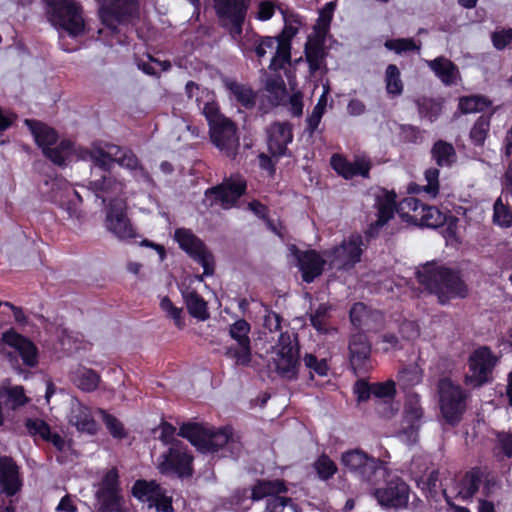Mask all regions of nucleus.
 <instances>
[{
  "mask_svg": "<svg viewBox=\"0 0 512 512\" xmlns=\"http://www.w3.org/2000/svg\"><path fill=\"white\" fill-rule=\"evenodd\" d=\"M419 283L435 294L441 304L455 297H465L467 288L458 273L435 262H428L416 272Z\"/></svg>",
  "mask_w": 512,
  "mask_h": 512,
  "instance_id": "f257e3e1",
  "label": "nucleus"
},
{
  "mask_svg": "<svg viewBox=\"0 0 512 512\" xmlns=\"http://www.w3.org/2000/svg\"><path fill=\"white\" fill-rule=\"evenodd\" d=\"M194 447L202 454L221 452L222 457L237 458L242 450L239 437L230 427L214 430L194 422Z\"/></svg>",
  "mask_w": 512,
  "mask_h": 512,
  "instance_id": "f03ea898",
  "label": "nucleus"
},
{
  "mask_svg": "<svg viewBox=\"0 0 512 512\" xmlns=\"http://www.w3.org/2000/svg\"><path fill=\"white\" fill-rule=\"evenodd\" d=\"M155 431H159L158 438L164 444H170L167 453L160 456L158 468L162 474L175 473L179 477L190 476L192 472V458L188 454L187 446L180 440L174 439L175 427L168 423L162 422Z\"/></svg>",
  "mask_w": 512,
  "mask_h": 512,
  "instance_id": "7ed1b4c3",
  "label": "nucleus"
},
{
  "mask_svg": "<svg viewBox=\"0 0 512 512\" xmlns=\"http://www.w3.org/2000/svg\"><path fill=\"white\" fill-rule=\"evenodd\" d=\"M246 57L254 52L258 59L263 58L267 53H273L269 69L277 72L290 65V44L286 40L256 34H246L235 40Z\"/></svg>",
  "mask_w": 512,
  "mask_h": 512,
  "instance_id": "20e7f679",
  "label": "nucleus"
},
{
  "mask_svg": "<svg viewBox=\"0 0 512 512\" xmlns=\"http://www.w3.org/2000/svg\"><path fill=\"white\" fill-rule=\"evenodd\" d=\"M25 124L31 131L35 142L42 148L43 154L54 164L64 166L71 155L73 144L70 140H62L57 144L58 134L55 129L37 121L26 119Z\"/></svg>",
  "mask_w": 512,
  "mask_h": 512,
  "instance_id": "39448f33",
  "label": "nucleus"
},
{
  "mask_svg": "<svg viewBox=\"0 0 512 512\" xmlns=\"http://www.w3.org/2000/svg\"><path fill=\"white\" fill-rule=\"evenodd\" d=\"M269 367L283 379L293 380L297 378L300 359L296 339H293L287 333L280 334L277 344L272 349Z\"/></svg>",
  "mask_w": 512,
  "mask_h": 512,
  "instance_id": "423d86ee",
  "label": "nucleus"
},
{
  "mask_svg": "<svg viewBox=\"0 0 512 512\" xmlns=\"http://www.w3.org/2000/svg\"><path fill=\"white\" fill-rule=\"evenodd\" d=\"M47 16L55 27L62 28L71 36L84 32L82 9L75 0H47Z\"/></svg>",
  "mask_w": 512,
  "mask_h": 512,
  "instance_id": "0eeeda50",
  "label": "nucleus"
},
{
  "mask_svg": "<svg viewBox=\"0 0 512 512\" xmlns=\"http://www.w3.org/2000/svg\"><path fill=\"white\" fill-rule=\"evenodd\" d=\"M438 394L442 416L449 424H458L466 410L468 393L449 378H442L438 382Z\"/></svg>",
  "mask_w": 512,
  "mask_h": 512,
  "instance_id": "6e6552de",
  "label": "nucleus"
},
{
  "mask_svg": "<svg viewBox=\"0 0 512 512\" xmlns=\"http://www.w3.org/2000/svg\"><path fill=\"white\" fill-rule=\"evenodd\" d=\"M341 462L346 469L362 481L371 484L376 483L378 476L382 477L386 473L385 463L382 460L370 457L359 449L344 452Z\"/></svg>",
  "mask_w": 512,
  "mask_h": 512,
  "instance_id": "1a4fd4ad",
  "label": "nucleus"
},
{
  "mask_svg": "<svg viewBox=\"0 0 512 512\" xmlns=\"http://www.w3.org/2000/svg\"><path fill=\"white\" fill-rule=\"evenodd\" d=\"M250 4L251 0H214L219 21L233 40H238L243 33V24Z\"/></svg>",
  "mask_w": 512,
  "mask_h": 512,
  "instance_id": "9d476101",
  "label": "nucleus"
},
{
  "mask_svg": "<svg viewBox=\"0 0 512 512\" xmlns=\"http://www.w3.org/2000/svg\"><path fill=\"white\" fill-rule=\"evenodd\" d=\"M398 212L403 219L406 218L407 221L427 228H438L446 221L445 214L438 208L425 205L414 197H408L401 201Z\"/></svg>",
  "mask_w": 512,
  "mask_h": 512,
  "instance_id": "9b49d317",
  "label": "nucleus"
},
{
  "mask_svg": "<svg viewBox=\"0 0 512 512\" xmlns=\"http://www.w3.org/2000/svg\"><path fill=\"white\" fill-rule=\"evenodd\" d=\"M95 498V509L97 512H123L119 474L116 468H112L105 473L98 484Z\"/></svg>",
  "mask_w": 512,
  "mask_h": 512,
  "instance_id": "f8f14e48",
  "label": "nucleus"
},
{
  "mask_svg": "<svg viewBox=\"0 0 512 512\" xmlns=\"http://www.w3.org/2000/svg\"><path fill=\"white\" fill-rule=\"evenodd\" d=\"M364 250L363 239L360 235H351L339 246L325 251L328 265L332 269H349L360 262Z\"/></svg>",
  "mask_w": 512,
  "mask_h": 512,
  "instance_id": "ddd939ff",
  "label": "nucleus"
},
{
  "mask_svg": "<svg viewBox=\"0 0 512 512\" xmlns=\"http://www.w3.org/2000/svg\"><path fill=\"white\" fill-rule=\"evenodd\" d=\"M246 186V180L241 175H231L220 185L205 192V202L210 201V206L216 203L224 209H229L244 194Z\"/></svg>",
  "mask_w": 512,
  "mask_h": 512,
  "instance_id": "4468645a",
  "label": "nucleus"
},
{
  "mask_svg": "<svg viewBox=\"0 0 512 512\" xmlns=\"http://www.w3.org/2000/svg\"><path fill=\"white\" fill-rule=\"evenodd\" d=\"M285 492H287V487L283 480H259L252 488L251 499L260 501L267 498L264 512H283L284 508L291 502V499L279 496V494Z\"/></svg>",
  "mask_w": 512,
  "mask_h": 512,
  "instance_id": "2eb2a0df",
  "label": "nucleus"
},
{
  "mask_svg": "<svg viewBox=\"0 0 512 512\" xmlns=\"http://www.w3.org/2000/svg\"><path fill=\"white\" fill-rule=\"evenodd\" d=\"M496 358L489 348L481 347L469 357V370L465 375L466 385L480 387L489 381Z\"/></svg>",
  "mask_w": 512,
  "mask_h": 512,
  "instance_id": "dca6fc26",
  "label": "nucleus"
},
{
  "mask_svg": "<svg viewBox=\"0 0 512 512\" xmlns=\"http://www.w3.org/2000/svg\"><path fill=\"white\" fill-rule=\"evenodd\" d=\"M103 23L114 28V23H127L138 15L137 0H97Z\"/></svg>",
  "mask_w": 512,
  "mask_h": 512,
  "instance_id": "f3484780",
  "label": "nucleus"
},
{
  "mask_svg": "<svg viewBox=\"0 0 512 512\" xmlns=\"http://www.w3.org/2000/svg\"><path fill=\"white\" fill-rule=\"evenodd\" d=\"M126 203L121 199H111L106 212V228L120 240L136 237V232L126 213Z\"/></svg>",
  "mask_w": 512,
  "mask_h": 512,
  "instance_id": "a211bd4d",
  "label": "nucleus"
},
{
  "mask_svg": "<svg viewBox=\"0 0 512 512\" xmlns=\"http://www.w3.org/2000/svg\"><path fill=\"white\" fill-rule=\"evenodd\" d=\"M132 493L141 501L148 502L149 507H156L158 511L172 510L171 498L156 481L137 480L133 485Z\"/></svg>",
  "mask_w": 512,
  "mask_h": 512,
  "instance_id": "6ab92c4d",
  "label": "nucleus"
},
{
  "mask_svg": "<svg viewBox=\"0 0 512 512\" xmlns=\"http://www.w3.org/2000/svg\"><path fill=\"white\" fill-rule=\"evenodd\" d=\"M423 417V409L420 404V397L417 394H409L406 397L404 407V423L407 426L399 434L403 442L408 445L414 444L418 439V429Z\"/></svg>",
  "mask_w": 512,
  "mask_h": 512,
  "instance_id": "aec40b11",
  "label": "nucleus"
},
{
  "mask_svg": "<svg viewBox=\"0 0 512 512\" xmlns=\"http://www.w3.org/2000/svg\"><path fill=\"white\" fill-rule=\"evenodd\" d=\"M210 137L214 145L228 157L235 158L240 146L236 126L231 120H226L210 129Z\"/></svg>",
  "mask_w": 512,
  "mask_h": 512,
  "instance_id": "412c9836",
  "label": "nucleus"
},
{
  "mask_svg": "<svg viewBox=\"0 0 512 512\" xmlns=\"http://www.w3.org/2000/svg\"><path fill=\"white\" fill-rule=\"evenodd\" d=\"M374 496L384 507H404L409 499V487L399 478L392 479L383 488L375 489Z\"/></svg>",
  "mask_w": 512,
  "mask_h": 512,
  "instance_id": "4be33fe9",
  "label": "nucleus"
},
{
  "mask_svg": "<svg viewBox=\"0 0 512 512\" xmlns=\"http://www.w3.org/2000/svg\"><path fill=\"white\" fill-rule=\"evenodd\" d=\"M88 188L93 191L97 198L105 204L110 198H113L123 192L124 184L111 173L100 174L97 171L90 173Z\"/></svg>",
  "mask_w": 512,
  "mask_h": 512,
  "instance_id": "5701e85b",
  "label": "nucleus"
},
{
  "mask_svg": "<svg viewBox=\"0 0 512 512\" xmlns=\"http://www.w3.org/2000/svg\"><path fill=\"white\" fill-rule=\"evenodd\" d=\"M267 145L274 157L286 155L287 145L293 140L292 127L287 122H274L267 129Z\"/></svg>",
  "mask_w": 512,
  "mask_h": 512,
  "instance_id": "b1692460",
  "label": "nucleus"
},
{
  "mask_svg": "<svg viewBox=\"0 0 512 512\" xmlns=\"http://www.w3.org/2000/svg\"><path fill=\"white\" fill-rule=\"evenodd\" d=\"M331 166L345 179H351L355 176L367 178L371 169L370 161L365 157H357L351 162L339 154H334L331 157Z\"/></svg>",
  "mask_w": 512,
  "mask_h": 512,
  "instance_id": "393cba45",
  "label": "nucleus"
},
{
  "mask_svg": "<svg viewBox=\"0 0 512 512\" xmlns=\"http://www.w3.org/2000/svg\"><path fill=\"white\" fill-rule=\"evenodd\" d=\"M22 486L19 468L16 462L8 456L0 457V488L7 496L15 495Z\"/></svg>",
  "mask_w": 512,
  "mask_h": 512,
  "instance_id": "a878e982",
  "label": "nucleus"
},
{
  "mask_svg": "<svg viewBox=\"0 0 512 512\" xmlns=\"http://www.w3.org/2000/svg\"><path fill=\"white\" fill-rule=\"evenodd\" d=\"M2 340L15 349L25 365L34 367L37 364V348L29 339L10 329L3 333Z\"/></svg>",
  "mask_w": 512,
  "mask_h": 512,
  "instance_id": "bb28decb",
  "label": "nucleus"
},
{
  "mask_svg": "<svg viewBox=\"0 0 512 512\" xmlns=\"http://www.w3.org/2000/svg\"><path fill=\"white\" fill-rule=\"evenodd\" d=\"M68 421L72 426H75L79 432L93 435L97 431V423L90 409L77 399H71Z\"/></svg>",
  "mask_w": 512,
  "mask_h": 512,
  "instance_id": "cd10ccee",
  "label": "nucleus"
},
{
  "mask_svg": "<svg viewBox=\"0 0 512 512\" xmlns=\"http://www.w3.org/2000/svg\"><path fill=\"white\" fill-rule=\"evenodd\" d=\"M350 363L354 370H367L371 346L363 333L352 335L349 343Z\"/></svg>",
  "mask_w": 512,
  "mask_h": 512,
  "instance_id": "c85d7f7f",
  "label": "nucleus"
},
{
  "mask_svg": "<svg viewBox=\"0 0 512 512\" xmlns=\"http://www.w3.org/2000/svg\"><path fill=\"white\" fill-rule=\"evenodd\" d=\"M119 146L107 144L106 149L101 147L92 148L88 155L91 160V172L97 171L100 174L111 173L115 164V156H117Z\"/></svg>",
  "mask_w": 512,
  "mask_h": 512,
  "instance_id": "c756f323",
  "label": "nucleus"
},
{
  "mask_svg": "<svg viewBox=\"0 0 512 512\" xmlns=\"http://www.w3.org/2000/svg\"><path fill=\"white\" fill-rule=\"evenodd\" d=\"M325 264H328L327 257L322 258L315 251L304 252L298 257L302 278L307 283L314 281L322 273Z\"/></svg>",
  "mask_w": 512,
  "mask_h": 512,
  "instance_id": "7c9ffc66",
  "label": "nucleus"
},
{
  "mask_svg": "<svg viewBox=\"0 0 512 512\" xmlns=\"http://www.w3.org/2000/svg\"><path fill=\"white\" fill-rule=\"evenodd\" d=\"M224 86L232 101L247 109L254 107L256 94L249 85L226 78L224 79Z\"/></svg>",
  "mask_w": 512,
  "mask_h": 512,
  "instance_id": "2f4dec72",
  "label": "nucleus"
},
{
  "mask_svg": "<svg viewBox=\"0 0 512 512\" xmlns=\"http://www.w3.org/2000/svg\"><path fill=\"white\" fill-rule=\"evenodd\" d=\"M375 207L377 208L376 226L382 227L394 215L396 209V194L385 189H380L375 194Z\"/></svg>",
  "mask_w": 512,
  "mask_h": 512,
  "instance_id": "473e14b6",
  "label": "nucleus"
},
{
  "mask_svg": "<svg viewBox=\"0 0 512 512\" xmlns=\"http://www.w3.org/2000/svg\"><path fill=\"white\" fill-rule=\"evenodd\" d=\"M427 64L445 85H451L456 82L458 69L449 59L438 57L434 60L427 61Z\"/></svg>",
  "mask_w": 512,
  "mask_h": 512,
  "instance_id": "72a5a7b5",
  "label": "nucleus"
},
{
  "mask_svg": "<svg viewBox=\"0 0 512 512\" xmlns=\"http://www.w3.org/2000/svg\"><path fill=\"white\" fill-rule=\"evenodd\" d=\"M194 263H197L203 268L201 275L194 273V279L202 281L204 276H210L214 273V258L212 254L206 249L205 245L198 238L194 237Z\"/></svg>",
  "mask_w": 512,
  "mask_h": 512,
  "instance_id": "f704fd0d",
  "label": "nucleus"
},
{
  "mask_svg": "<svg viewBox=\"0 0 512 512\" xmlns=\"http://www.w3.org/2000/svg\"><path fill=\"white\" fill-rule=\"evenodd\" d=\"M72 380L79 389L92 392L97 389L100 376L90 368L79 367L72 373Z\"/></svg>",
  "mask_w": 512,
  "mask_h": 512,
  "instance_id": "c9c22d12",
  "label": "nucleus"
},
{
  "mask_svg": "<svg viewBox=\"0 0 512 512\" xmlns=\"http://www.w3.org/2000/svg\"><path fill=\"white\" fill-rule=\"evenodd\" d=\"M415 102L420 117L427 119L431 123L436 121L442 113L443 103L440 100L419 97Z\"/></svg>",
  "mask_w": 512,
  "mask_h": 512,
  "instance_id": "e433bc0d",
  "label": "nucleus"
},
{
  "mask_svg": "<svg viewBox=\"0 0 512 512\" xmlns=\"http://www.w3.org/2000/svg\"><path fill=\"white\" fill-rule=\"evenodd\" d=\"M24 389L21 386L0 389V403L10 409H16L27 402Z\"/></svg>",
  "mask_w": 512,
  "mask_h": 512,
  "instance_id": "4c0bfd02",
  "label": "nucleus"
},
{
  "mask_svg": "<svg viewBox=\"0 0 512 512\" xmlns=\"http://www.w3.org/2000/svg\"><path fill=\"white\" fill-rule=\"evenodd\" d=\"M386 92L390 97H397L403 93L404 84L401 80V73L394 64H389L385 71Z\"/></svg>",
  "mask_w": 512,
  "mask_h": 512,
  "instance_id": "58836bf2",
  "label": "nucleus"
},
{
  "mask_svg": "<svg viewBox=\"0 0 512 512\" xmlns=\"http://www.w3.org/2000/svg\"><path fill=\"white\" fill-rule=\"evenodd\" d=\"M432 157L439 166H450L456 159V153L451 144L439 140L432 148Z\"/></svg>",
  "mask_w": 512,
  "mask_h": 512,
  "instance_id": "ea45409f",
  "label": "nucleus"
},
{
  "mask_svg": "<svg viewBox=\"0 0 512 512\" xmlns=\"http://www.w3.org/2000/svg\"><path fill=\"white\" fill-rule=\"evenodd\" d=\"M481 480L482 472L479 468L467 472L461 481L459 494L463 498L472 497L478 491Z\"/></svg>",
  "mask_w": 512,
  "mask_h": 512,
  "instance_id": "a19ab883",
  "label": "nucleus"
},
{
  "mask_svg": "<svg viewBox=\"0 0 512 512\" xmlns=\"http://www.w3.org/2000/svg\"><path fill=\"white\" fill-rule=\"evenodd\" d=\"M305 55L311 73L321 68L325 52L319 42L309 40L305 46Z\"/></svg>",
  "mask_w": 512,
  "mask_h": 512,
  "instance_id": "79ce46f5",
  "label": "nucleus"
},
{
  "mask_svg": "<svg viewBox=\"0 0 512 512\" xmlns=\"http://www.w3.org/2000/svg\"><path fill=\"white\" fill-rule=\"evenodd\" d=\"M226 356L234 360L237 366H248L252 361L251 343L236 344L227 347Z\"/></svg>",
  "mask_w": 512,
  "mask_h": 512,
  "instance_id": "37998d69",
  "label": "nucleus"
},
{
  "mask_svg": "<svg viewBox=\"0 0 512 512\" xmlns=\"http://www.w3.org/2000/svg\"><path fill=\"white\" fill-rule=\"evenodd\" d=\"M423 379V370L418 365H410L398 373V382L403 388L418 385Z\"/></svg>",
  "mask_w": 512,
  "mask_h": 512,
  "instance_id": "c03bdc74",
  "label": "nucleus"
},
{
  "mask_svg": "<svg viewBox=\"0 0 512 512\" xmlns=\"http://www.w3.org/2000/svg\"><path fill=\"white\" fill-rule=\"evenodd\" d=\"M425 180L427 184L423 187L415 186L411 187V192L424 191L431 198H435L439 193V170L436 168H429L425 171Z\"/></svg>",
  "mask_w": 512,
  "mask_h": 512,
  "instance_id": "a18cd8bd",
  "label": "nucleus"
},
{
  "mask_svg": "<svg viewBox=\"0 0 512 512\" xmlns=\"http://www.w3.org/2000/svg\"><path fill=\"white\" fill-rule=\"evenodd\" d=\"M384 46L399 55L412 51L419 53L420 51V44H417L412 38L388 39Z\"/></svg>",
  "mask_w": 512,
  "mask_h": 512,
  "instance_id": "49530a36",
  "label": "nucleus"
},
{
  "mask_svg": "<svg viewBox=\"0 0 512 512\" xmlns=\"http://www.w3.org/2000/svg\"><path fill=\"white\" fill-rule=\"evenodd\" d=\"M490 129V117L481 115L470 131V139L475 145H483Z\"/></svg>",
  "mask_w": 512,
  "mask_h": 512,
  "instance_id": "de8ad7c7",
  "label": "nucleus"
},
{
  "mask_svg": "<svg viewBox=\"0 0 512 512\" xmlns=\"http://www.w3.org/2000/svg\"><path fill=\"white\" fill-rule=\"evenodd\" d=\"M489 102L481 96L462 97L459 100V109L462 113L482 112L488 108Z\"/></svg>",
  "mask_w": 512,
  "mask_h": 512,
  "instance_id": "09e8293b",
  "label": "nucleus"
},
{
  "mask_svg": "<svg viewBox=\"0 0 512 512\" xmlns=\"http://www.w3.org/2000/svg\"><path fill=\"white\" fill-rule=\"evenodd\" d=\"M250 330V324L244 319H239L230 325L229 335L236 344L251 343L249 338Z\"/></svg>",
  "mask_w": 512,
  "mask_h": 512,
  "instance_id": "8fccbe9b",
  "label": "nucleus"
},
{
  "mask_svg": "<svg viewBox=\"0 0 512 512\" xmlns=\"http://www.w3.org/2000/svg\"><path fill=\"white\" fill-rule=\"evenodd\" d=\"M57 186H65V195L68 198V201L63 205V209L66 211L68 218L70 219H80L81 218V211L77 204L73 203V201L70 199V196L73 195L78 198V201L81 202V197L78 194V192L70 187L69 185L62 183V182H54L53 187Z\"/></svg>",
  "mask_w": 512,
  "mask_h": 512,
  "instance_id": "3c124183",
  "label": "nucleus"
},
{
  "mask_svg": "<svg viewBox=\"0 0 512 512\" xmlns=\"http://www.w3.org/2000/svg\"><path fill=\"white\" fill-rule=\"evenodd\" d=\"M493 221L501 227L512 226V212L502 202L501 198H498L494 203Z\"/></svg>",
  "mask_w": 512,
  "mask_h": 512,
  "instance_id": "603ef678",
  "label": "nucleus"
},
{
  "mask_svg": "<svg viewBox=\"0 0 512 512\" xmlns=\"http://www.w3.org/2000/svg\"><path fill=\"white\" fill-rule=\"evenodd\" d=\"M314 468L322 480L330 479L337 471L336 464L327 455H321L314 463Z\"/></svg>",
  "mask_w": 512,
  "mask_h": 512,
  "instance_id": "864d4df0",
  "label": "nucleus"
},
{
  "mask_svg": "<svg viewBox=\"0 0 512 512\" xmlns=\"http://www.w3.org/2000/svg\"><path fill=\"white\" fill-rule=\"evenodd\" d=\"M115 163L119 166L130 170L131 172L135 168H139V164L141 163L134 152L130 149L122 148L119 146V151H117V156L114 158Z\"/></svg>",
  "mask_w": 512,
  "mask_h": 512,
  "instance_id": "5fc2aeb1",
  "label": "nucleus"
},
{
  "mask_svg": "<svg viewBox=\"0 0 512 512\" xmlns=\"http://www.w3.org/2000/svg\"><path fill=\"white\" fill-rule=\"evenodd\" d=\"M331 307L327 304H320L314 313L310 315L312 326L319 332L326 331L329 311Z\"/></svg>",
  "mask_w": 512,
  "mask_h": 512,
  "instance_id": "6e6d98bb",
  "label": "nucleus"
},
{
  "mask_svg": "<svg viewBox=\"0 0 512 512\" xmlns=\"http://www.w3.org/2000/svg\"><path fill=\"white\" fill-rule=\"evenodd\" d=\"M202 113L208 121L209 128L212 129L214 126L221 124L228 120L220 112L218 105L214 101H208L202 108Z\"/></svg>",
  "mask_w": 512,
  "mask_h": 512,
  "instance_id": "4d7b16f0",
  "label": "nucleus"
},
{
  "mask_svg": "<svg viewBox=\"0 0 512 512\" xmlns=\"http://www.w3.org/2000/svg\"><path fill=\"white\" fill-rule=\"evenodd\" d=\"M97 413L102 417L107 429L109 432L116 438H123L125 437L126 433L123 428L122 423L116 419L114 416L108 414L103 409H98Z\"/></svg>",
  "mask_w": 512,
  "mask_h": 512,
  "instance_id": "13d9d810",
  "label": "nucleus"
},
{
  "mask_svg": "<svg viewBox=\"0 0 512 512\" xmlns=\"http://www.w3.org/2000/svg\"><path fill=\"white\" fill-rule=\"evenodd\" d=\"M395 393V382L392 380L372 384V395L378 399L391 400L393 399Z\"/></svg>",
  "mask_w": 512,
  "mask_h": 512,
  "instance_id": "bf43d9fd",
  "label": "nucleus"
},
{
  "mask_svg": "<svg viewBox=\"0 0 512 512\" xmlns=\"http://www.w3.org/2000/svg\"><path fill=\"white\" fill-rule=\"evenodd\" d=\"M161 309L166 313V316L174 320V324L182 329L184 322L182 320V309L177 308L173 305L168 297H164L160 302Z\"/></svg>",
  "mask_w": 512,
  "mask_h": 512,
  "instance_id": "052dcab7",
  "label": "nucleus"
},
{
  "mask_svg": "<svg viewBox=\"0 0 512 512\" xmlns=\"http://www.w3.org/2000/svg\"><path fill=\"white\" fill-rule=\"evenodd\" d=\"M25 426L32 436H39L44 439L50 435L49 425L41 419H27Z\"/></svg>",
  "mask_w": 512,
  "mask_h": 512,
  "instance_id": "680f3d73",
  "label": "nucleus"
},
{
  "mask_svg": "<svg viewBox=\"0 0 512 512\" xmlns=\"http://www.w3.org/2000/svg\"><path fill=\"white\" fill-rule=\"evenodd\" d=\"M303 361L305 366L311 372H314L319 376L327 375L329 368L325 359L318 360L313 354H306Z\"/></svg>",
  "mask_w": 512,
  "mask_h": 512,
  "instance_id": "e2e57ef3",
  "label": "nucleus"
},
{
  "mask_svg": "<svg viewBox=\"0 0 512 512\" xmlns=\"http://www.w3.org/2000/svg\"><path fill=\"white\" fill-rule=\"evenodd\" d=\"M265 89L274 95L276 99L281 98L286 91L285 83L280 75L267 78L265 82Z\"/></svg>",
  "mask_w": 512,
  "mask_h": 512,
  "instance_id": "0e129e2a",
  "label": "nucleus"
},
{
  "mask_svg": "<svg viewBox=\"0 0 512 512\" xmlns=\"http://www.w3.org/2000/svg\"><path fill=\"white\" fill-rule=\"evenodd\" d=\"M496 449L499 450L505 457H512V433L499 432L497 434Z\"/></svg>",
  "mask_w": 512,
  "mask_h": 512,
  "instance_id": "69168bd1",
  "label": "nucleus"
},
{
  "mask_svg": "<svg viewBox=\"0 0 512 512\" xmlns=\"http://www.w3.org/2000/svg\"><path fill=\"white\" fill-rule=\"evenodd\" d=\"M276 8H278L277 5L272 1H260L257 6L256 18L260 21L270 20Z\"/></svg>",
  "mask_w": 512,
  "mask_h": 512,
  "instance_id": "338daca9",
  "label": "nucleus"
},
{
  "mask_svg": "<svg viewBox=\"0 0 512 512\" xmlns=\"http://www.w3.org/2000/svg\"><path fill=\"white\" fill-rule=\"evenodd\" d=\"M492 42L495 48L504 49L512 43V29L501 30L492 34Z\"/></svg>",
  "mask_w": 512,
  "mask_h": 512,
  "instance_id": "774afa93",
  "label": "nucleus"
}]
</instances>
